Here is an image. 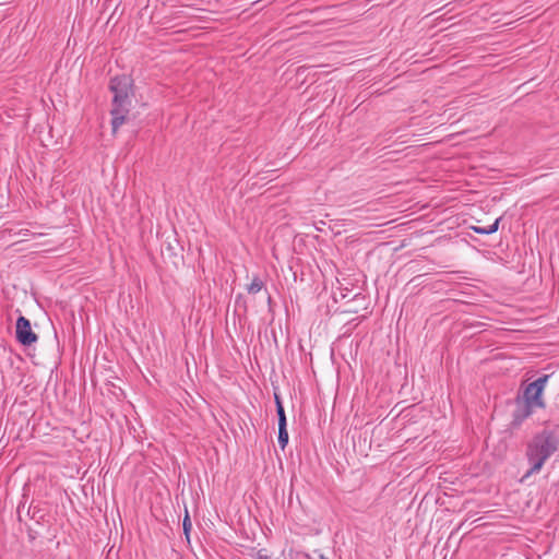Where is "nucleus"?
<instances>
[{
    "label": "nucleus",
    "mask_w": 559,
    "mask_h": 559,
    "mask_svg": "<svg viewBox=\"0 0 559 559\" xmlns=\"http://www.w3.org/2000/svg\"><path fill=\"white\" fill-rule=\"evenodd\" d=\"M559 450V435L555 430L544 429L527 442L525 456L531 467L522 481L542 471L546 461Z\"/></svg>",
    "instance_id": "nucleus-1"
},
{
    "label": "nucleus",
    "mask_w": 559,
    "mask_h": 559,
    "mask_svg": "<svg viewBox=\"0 0 559 559\" xmlns=\"http://www.w3.org/2000/svg\"><path fill=\"white\" fill-rule=\"evenodd\" d=\"M110 91L114 94L111 114L112 132L126 122L127 115L130 111L132 93V80L128 75L115 76L110 81Z\"/></svg>",
    "instance_id": "nucleus-2"
},
{
    "label": "nucleus",
    "mask_w": 559,
    "mask_h": 559,
    "mask_svg": "<svg viewBox=\"0 0 559 559\" xmlns=\"http://www.w3.org/2000/svg\"><path fill=\"white\" fill-rule=\"evenodd\" d=\"M548 378V376H543L527 384L522 397L516 402V409L514 412V419L516 421H523L530 417L536 408L545 407L543 393Z\"/></svg>",
    "instance_id": "nucleus-3"
},
{
    "label": "nucleus",
    "mask_w": 559,
    "mask_h": 559,
    "mask_svg": "<svg viewBox=\"0 0 559 559\" xmlns=\"http://www.w3.org/2000/svg\"><path fill=\"white\" fill-rule=\"evenodd\" d=\"M15 333L17 341L24 346H29L37 341V335L32 331L29 320L25 317L17 319Z\"/></svg>",
    "instance_id": "nucleus-4"
},
{
    "label": "nucleus",
    "mask_w": 559,
    "mask_h": 559,
    "mask_svg": "<svg viewBox=\"0 0 559 559\" xmlns=\"http://www.w3.org/2000/svg\"><path fill=\"white\" fill-rule=\"evenodd\" d=\"M499 221H500V218H497L491 225H488L486 227L474 226L473 230L475 233L481 234V235L493 234V233H496L498 230Z\"/></svg>",
    "instance_id": "nucleus-5"
},
{
    "label": "nucleus",
    "mask_w": 559,
    "mask_h": 559,
    "mask_svg": "<svg viewBox=\"0 0 559 559\" xmlns=\"http://www.w3.org/2000/svg\"><path fill=\"white\" fill-rule=\"evenodd\" d=\"M276 412L278 416V427H286V416L283 404L277 395H275Z\"/></svg>",
    "instance_id": "nucleus-6"
},
{
    "label": "nucleus",
    "mask_w": 559,
    "mask_h": 559,
    "mask_svg": "<svg viewBox=\"0 0 559 559\" xmlns=\"http://www.w3.org/2000/svg\"><path fill=\"white\" fill-rule=\"evenodd\" d=\"M263 288V282L258 277H253L250 285H248L247 289L249 294H257Z\"/></svg>",
    "instance_id": "nucleus-7"
},
{
    "label": "nucleus",
    "mask_w": 559,
    "mask_h": 559,
    "mask_svg": "<svg viewBox=\"0 0 559 559\" xmlns=\"http://www.w3.org/2000/svg\"><path fill=\"white\" fill-rule=\"evenodd\" d=\"M278 443L282 449H285L288 443V432L286 427H278Z\"/></svg>",
    "instance_id": "nucleus-8"
},
{
    "label": "nucleus",
    "mask_w": 559,
    "mask_h": 559,
    "mask_svg": "<svg viewBox=\"0 0 559 559\" xmlns=\"http://www.w3.org/2000/svg\"><path fill=\"white\" fill-rule=\"evenodd\" d=\"M182 526H183L185 533L188 534L189 530L191 528V522H190L188 513L186 514Z\"/></svg>",
    "instance_id": "nucleus-9"
},
{
    "label": "nucleus",
    "mask_w": 559,
    "mask_h": 559,
    "mask_svg": "<svg viewBox=\"0 0 559 559\" xmlns=\"http://www.w3.org/2000/svg\"><path fill=\"white\" fill-rule=\"evenodd\" d=\"M255 559H271L265 552L262 550L258 551L254 556Z\"/></svg>",
    "instance_id": "nucleus-10"
},
{
    "label": "nucleus",
    "mask_w": 559,
    "mask_h": 559,
    "mask_svg": "<svg viewBox=\"0 0 559 559\" xmlns=\"http://www.w3.org/2000/svg\"><path fill=\"white\" fill-rule=\"evenodd\" d=\"M19 235H21V236L25 237V236H27V235H28V230H20V231H19Z\"/></svg>",
    "instance_id": "nucleus-11"
},
{
    "label": "nucleus",
    "mask_w": 559,
    "mask_h": 559,
    "mask_svg": "<svg viewBox=\"0 0 559 559\" xmlns=\"http://www.w3.org/2000/svg\"><path fill=\"white\" fill-rule=\"evenodd\" d=\"M320 559H328V558H325V557L321 556V558H320Z\"/></svg>",
    "instance_id": "nucleus-12"
}]
</instances>
